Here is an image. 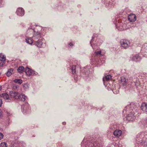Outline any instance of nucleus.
<instances>
[{
    "mask_svg": "<svg viewBox=\"0 0 147 147\" xmlns=\"http://www.w3.org/2000/svg\"><path fill=\"white\" fill-rule=\"evenodd\" d=\"M136 107L134 105V104L132 103L129 105H127L125 107L124 110L123 111V113L125 114V113L127 114L128 112H130L129 114L126 116V120L128 121H133L135 118L134 115V111L136 110Z\"/></svg>",
    "mask_w": 147,
    "mask_h": 147,
    "instance_id": "f257e3e1",
    "label": "nucleus"
},
{
    "mask_svg": "<svg viewBox=\"0 0 147 147\" xmlns=\"http://www.w3.org/2000/svg\"><path fill=\"white\" fill-rule=\"evenodd\" d=\"M136 142L138 144L147 145V134L144 133L138 134L136 136Z\"/></svg>",
    "mask_w": 147,
    "mask_h": 147,
    "instance_id": "f03ea898",
    "label": "nucleus"
},
{
    "mask_svg": "<svg viewBox=\"0 0 147 147\" xmlns=\"http://www.w3.org/2000/svg\"><path fill=\"white\" fill-rule=\"evenodd\" d=\"M81 147H101L97 142H86L84 140L81 143Z\"/></svg>",
    "mask_w": 147,
    "mask_h": 147,
    "instance_id": "7ed1b4c3",
    "label": "nucleus"
},
{
    "mask_svg": "<svg viewBox=\"0 0 147 147\" xmlns=\"http://www.w3.org/2000/svg\"><path fill=\"white\" fill-rule=\"evenodd\" d=\"M120 42L121 47L124 49L128 48L130 46V42L127 40L121 39Z\"/></svg>",
    "mask_w": 147,
    "mask_h": 147,
    "instance_id": "20e7f679",
    "label": "nucleus"
},
{
    "mask_svg": "<svg viewBox=\"0 0 147 147\" xmlns=\"http://www.w3.org/2000/svg\"><path fill=\"white\" fill-rule=\"evenodd\" d=\"M116 28L119 30H126L129 28V27L127 26L125 23H119L116 25Z\"/></svg>",
    "mask_w": 147,
    "mask_h": 147,
    "instance_id": "39448f33",
    "label": "nucleus"
},
{
    "mask_svg": "<svg viewBox=\"0 0 147 147\" xmlns=\"http://www.w3.org/2000/svg\"><path fill=\"white\" fill-rule=\"evenodd\" d=\"M101 40L99 41V40L97 39L96 41L94 40V39L93 38L90 42L91 46L92 47L93 49H96L97 48V46L100 45L101 43Z\"/></svg>",
    "mask_w": 147,
    "mask_h": 147,
    "instance_id": "423d86ee",
    "label": "nucleus"
},
{
    "mask_svg": "<svg viewBox=\"0 0 147 147\" xmlns=\"http://www.w3.org/2000/svg\"><path fill=\"white\" fill-rule=\"evenodd\" d=\"M41 36V33L38 32L34 31L32 38L34 41H35L36 40L40 38Z\"/></svg>",
    "mask_w": 147,
    "mask_h": 147,
    "instance_id": "0eeeda50",
    "label": "nucleus"
},
{
    "mask_svg": "<svg viewBox=\"0 0 147 147\" xmlns=\"http://www.w3.org/2000/svg\"><path fill=\"white\" fill-rule=\"evenodd\" d=\"M6 60L5 57L2 54H0V66H3Z\"/></svg>",
    "mask_w": 147,
    "mask_h": 147,
    "instance_id": "6e6552de",
    "label": "nucleus"
},
{
    "mask_svg": "<svg viewBox=\"0 0 147 147\" xmlns=\"http://www.w3.org/2000/svg\"><path fill=\"white\" fill-rule=\"evenodd\" d=\"M16 13L19 16H23L24 14V10L22 7L18 8L16 11Z\"/></svg>",
    "mask_w": 147,
    "mask_h": 147,
    "instance_id": "1a4fd4ad",
    "label": "nucleus"
},
{
    "mask_svg": "<svg viewBox=\"0 0 147 147\" xmlns=\"http://www.w3.org/2000/svg\"><path fill=\"white\" fill-rule=\"evenodd\" d=\"M18 99L22 102H26L27 101V97L24 94H20Z\"/></svg>",
    "mask_w": 147,
    "mask_h": 147,
    "instance_id": "9d476101",
    "label": "nucleus"
},
{
    "mask_svg": "<svg viewBox=\"0 0 147 147\" xmlns=\"http://www.w3.org/2000/svg\"><path fill=\"white\" fill-rule=\"evenodd\" d=\"M20 94L16 92L11 91L10 92V95L11 97L16 99L18 98Z\"/></svg>",
    "mask_w": 147,
    "mask_h": 147,
    "instance_id": "9b49d317",
    "label": "nucleus"
},
{
    "mask_svg": "<svg viewBox=\"0 0 147 147\" xmlns=\"http://www.w3.org/2000/svg\"><path fill=\"white\" fill-rule=\"evenodd\" d=\"M128 19L131 22H134L136 20V17L134 14H130L128 16Z\"/></svg>",
    "mask_w": 147,
    "mask_h": 147,
    "instance_id": "f8f14e48",
    "label": "nucleus"
},
{
    "mask_svg": "<svg viewBox=\"0 0 147 147\" xmlns=\"http://www.w3.org/2000/svg\"><path fill=\"white\" fill-rule=\"evenodd\" d=\"M34 32V31L32 28H29L27 31L26 35L28 37H32V36H33Z\"/></svg>",
    "mask_w": 147,
    "mask_h": 147,
    "instance_id": "ddd939ff",
    "label": "nucleus"
},
{
    "mask_svg": "<svg viewBox=\"0 0 147 147\" xmlns=\"http://www.w3.org/2000/svg\"><path fill=\"white\" fill-rule=\"evenodd\" d=\"M114 135L116 137L118 138L122 134V131L119 129H116L113 132Z\"/></svg>",
    "mask_w": 147,
    "mask_h": 147,
    "instance_id": "4468645a",
    "label": "nucleus"
},
{
    "mask_svg": "<svg viewBox=\"0 0 147 147\" xmlns=\"http://www.w3.org/2000/svg\"><path fill=\"white\" fill-rule=\"evenodd\" d=\"M141 108L143 111L147 112V103H142L141 106Z\"/></svg>",
    "mask_w": 147,
    "mask_h": 147,
    "instance_id": "2eb2a0df",
    "label": "nucleus"
},
{
    "mask_svg": "<svg viewBox=\"0 0 147 147\" xmlns=\"http://www.w3.org/2000/svg\"><path fill=\"white\" fill-rule=\"evenodd\" d=\"M42 40L40 39L38 40V41L36 42L35 41L34 44L38 47H41L43 43Z\"/></svg>",
    "mask_w": 147,
    "mask_h": 147,
    "instance_id": "dca6fc26",
    "label": "nucleus"
},
{
    "mask_svg": "<svg viewBox=\"0 0 147 147\" xmlns=\"http://www.w3.org/2000/svg\"><path fill=\"white\" fill-rule=\"evenodd\" d=\"M112 78V76L110 75H107L105 76V78H103V80L104 84L105 85L106 81H108L110 80Z\"/></svg>",
    "mask_w": 147,
    "mask_h": 147,
    "instance_id": "f3484780",
    "label": "nucleus"
},
{
    "mask_svg": "<svg viewBox=\"0 0 147 147\" xmlns=\"http://www.w3.org/2000/svg\"><path fill=\"white\" fill-rule=\"evenodd\" d=\"M27 36H26V42L27 43L30 45H32L33 43L34 44V41L33 40L32 38H31V37H28L27 38Z\"/></svg>",
    "mask_w": 147,
    "mask_h": 147,
    "instance_id": "a211bd4d",
    "label": "nucleus"
},
{
    "mask_svg": "<svg viewBox=\"0 0 147 147\" xmlns=\"http://www.w3.org/2000/svg\"><path fill=\"white\" fill-rule=\"evenodd\" d=\"M24 71L27 75L28 76H30L32 73V70L28 67L25 69Z\"/></svg>",
    "mask_w": 147,
    "mask_h": 147,
    "instance_id": "6ab92c4d",
    "label": "nucleus"
},
{
    "mask_svg": "<svg viewBox=\"0 0 147 147\" xmlns=\"http://www.w3.org/2000/svg\"><path fill=\"white\" fill-rule=\"evenodd\" d=\"M141 59V57L138 55H134L132 57V60L136 62L139 61Z\"/></svg>",
    "mask_w": 147,
    "mask_h": 147,
    "instance_id": "aec40b11",
    "label": "nucleus"
},
{
    "mask_svg": "<svg viewBox=\"0 0 147 147\" xmlns=\"http://www.w3.org/2000/svg\"><path fill=\"white\" fill-rule=\"evenodd\" d=\"M0 96L1 98H3L4 99L7 100L9 99V95L6 93L1 94Z\"/></svg>",
    "mask_w": 147,
    "mask_h": 147,
    "instance_id": "412c9836",
    "label": "nucleus"
},
{
    "mask_svg": "<svg viewBox=\"0 0 147 147\" xmlns=\"http://www.w3.org/2000/svg\"><path fill=\"white\" fill-rule=\"evenodd\" d=\"M22 111L23 113H26L28 112L30 110L29 107L28 108H27V107L26 106L24 107L23 105H22Z\"/></svg>",
    "mask_w": 147,
    "mask_h": 147,
    "instance_id": "4be33fe9",
    "label": "nucleus"
},
{
    "mask_svg": "<svg viewBox=\"0 0 147 147\" xmlns=\"http://www.w3.org/2000/svg\"><path fill=\"white\" fill-rule=\"evenodd\" d=\"M95 55V59L97 58V57H98L102 55L101 54V51L99 50L98 51H96L95 52L94 54Z\"/></svg>",
    "mask_w": 147,
    "mask_h": 147,
    "instance_id": "5701e85b",
    "label": "nucleus"
},
{
    "mask_svg": "<svg viewBox=\"0 0 147 147\" xmlns=\"http://www.w3.org/2000/svg\"><path fill=\"white\" fill-rule=\"evenodd\" d=\"M95 61L97 63L98 65H100L103 64L105 62V61L103 59H100L98 61L96 60Z\"/></svg>",
    "mask_w": 147,
    "mask_h": 147,
    "instance_id": "b1692460",
    "label": "nucleus"
},
{
    "mask_svg": "<svg viewBox=\"0 0 147 147\" xmlns=\"http://www.w3.org/2000/svg\"><path fill=\"white\" fill-rule=\"evenodd\" d=\"M24 69V67L23 66H20L19 67L18 69V72L20 73H22Z\"/></svg>",
    "mask_w": 147,
    "mask_h": 147,
    "instance_id": "393cba45",
    "label": "nucleus"
},
{
    "mask_svg": "<svg viewBox=\"0 0 147 147\" xmlns=\"http://www.w3.org/2000/svg\"><path fill=\"white\" fill-rule=\"evenodd\" d=\"M13 82L15 83L21 84L22 82V81L20 79H16L13 80Z\"/></svg>",
    "mask_w": 147,
    "mask_h": 147,
    "instance_id": "a878e982",
    "label": "nucleus"
},
{
    "mask_svg": "<svg viewBox=\"0 0 147 147\" xmlns=\"http://www.w3.org/2000/svg\"><path fill=\"white\" fill-rule=\"evenodd\" d=\"M143 52L142 53V55L145 57H147V49H142Z\"/></svg>",
    "mask_w": 147,
    "mask_h": 147,
    "instance_id": "bb28decb",
    "label": "nucleus"
},
{
    "mask_svg": "<svg viewBox=\"0 0 147 147\" xmlns=\"http://www.w3.org/2000/svg\"><path fill=\"white\" fill-rule=\"evenodd\" d=\"M7 145L5 142H2L0 144V147H7Z\"/></svg>",
    "mask_w": 147,
    "mask_h": 147,
    "instance_id": "cd10ccee",
    "label": "nucleus"
},
{
    "mask_svg": "<svg viewBox=\"0 0 147 147\" xmlns=\"http://www.w3.org/2000/svg\"><path fill=\"white\" fill-rule=\"evenodd\" d=\"M76 66L75 65H73L72 66L71 68V71L72 72L73 74H74L75 73L76 71Z\"/></svg>",
    "mask_w": 147,
    "mask_h": 147,
    "instance_id": "c85d7f7f",
    "label": "nucleus"
},
{
    "mask_svg": "<svg viewBox=\"0 0 147 147\" xmlns=\"http://www.w3.org/2000/svg\"><path fill=\"white\" fill-rule=\"evenodd\" d=\"M116 127V126L113 125H111L110 127V129H111V130H114Z\"/></svg>",
    "mask_w": 147,
    "mask_h": 147,
    "instance_id": "c756f323",
    "label": "nucleus"
},
{
    "mask_svg": "<svg viewBox=\"0 0 147 147\" xmlns=\"http://www.w3.org/2000/svg\"><path fill=\"white\" fill-rule=\"evenodd\" d=\"M121 82L123 86H125L126 85V80L125 79H121Z\"/></svg>",
    "mask_w": 147,
    "mask_h": 147,
    "instance_id": "7c9ffc66",
    "label": "nucleus"
},
{
    "mask_svg": "<svg viewBox=\"0 0 147 147\" xmlns=\"http://www.w3.org/2000/svg\"><path fill=\"white\" fill-rule=\"evenodd\" d=\"M32 74L31 75H32V76H36L38 74L36 72L32 70Z\"/></svg>",
    "mask_w": 147,
    "mask_h": 147,
    "instance_id": "2f4dec72",
    "label": "nucleus"
},
{
    "mask_svg": "<svg viewBox=\"0 0 147 147\" xmlns=\"http://www.w3.org/2000/svg\"><path fill=\"white\" fill-rule=\"evenodd\" d=\"M23 87L24 89H27L28 88V85L27 84H24V85Z\"/></svg>",
    "mask_w": 147,
    "mask_h": 147,
    "instance_id": "473e14b6",
    "label": "nucleus"
},
{
    "mask_svg": "<svg viewBox=\"0 0 147 147\" xmlns=\"http://www.w3.org/2000/svg\"><path fill=\"white\" fill-rule=\"evenodd\" d=\"M11 72H10L8 71H7V75L8 76H9L11 75Z\"/></svg>",
    "mask_w": 147,
    "mask_h": 147,
    "instance_id": "72a5a7b5",
    "label": "nucleus"
},
{
    "mask_svg": "<svg viewBox=\"0 0 147 147\" xmlns=\"http://www.w3.org/2000/svg\"><path fill=\"white\" fill-rule=\"evenodd\" d=\"M13 69H10L8 70V71L12 74L13 73Z\"/></svg>",
    "mask_w": 147,
    "mask_h": 147,
    "instance_id": "f704fd0d",
    "label": "nucleus"
},
{
    "mask_svg": "<svg viewBox=\"0 0 147 147\" xmlns=\"http://www.w3.org/2000/svg\"><path fill=\"white\" fill-rule=\"evenodd\" d=\"M3 137V135L2 133H0V140L2 139Z\"/></svg>",
    "mask_w": 147,
    "mask_h": 147,
    "instance_id": "c9c22d12",
    "label": "nucleus"
},
{
    "mask_svg": "<svg viewBox=\"0 0 147 147\" xmlns=\"http://www.w3.org/2000/svg\"><path fill=\"white\" fill-rule=\"evenodd\" d=\"M69 45L70 46H73L74 45H73V43H72V42H70V43L69 44Z\"/></svg>",
    "mask_w": 147,
    "mask_h": 147,
    "instance_id": "e433bc0d",
    "label": "nucleus"
},
{
    "mask_svg": "<svg viewBox=\"0 0 147 147\" xmlns=\"http://www.w3.org/2000/svg\"><path fill=\"white\" fill-rule=\"evenodd\" d=\"M2 103V100L0 99V107L1 106Z\"/></svg>",
    "mask_w": 147,
    "mask_h": 147,
    "instance_id": "4c0bfd02",
    "label": "nucleus"
},
{
    "mask_svg": "<svg viewBox=\"0 0 147 147\" xmlns=\"http://www.w3.org/2000/svg\"><path fill=\"white\" fill-rule=\"evenodd\" d=\"M11 147H16V146H15L13 144L11 145Z\"/></svg>",
    "mask_w": 147,
    "mask_h": 147,
    "instance_id": "58836bf2",
    "label": "nucleus"
},
{
    "mask_svg": "<svg viewBox=\"0 0 147 147\" xmlns=\"http://www.w3.org/2000/svg\"><path fill=\"white\" fill-rule=\"evenodd\" d=\"M7 114L9 116V115H10L11 113H9V112H7Z\"/></svg>",
    "mask_w": 147,
    "mask_h": 147,
    "instance_id": "ea45409f",
    "label": "nucleus"
},
{
    "mask_svg": "<svg viewBox=\"0 0 147 147\" xmlns=\"http://www.w3.org/2000/svg\"><path fill=\"white\" fill-rule=\"evenodd\" d=\"M2 112H1V109H0V117L1 116V114H2V113H1Z\"/></svg>",
    "mask_w": 147,
    "mask_h": 147,
    "instance_id": "a19ab883",
    "label": "nucleus"
},
{
    "mask_svg": "<svg viewBox=\"0 0 147 147\" xmlns=\"http://www.w3.org/2000/svg\"><path fill=\"white\" fill-rule=\"evenodd\" d=\"M113 92L115 94H116L118 93L119 92H116V93H115V92L114 91H113Z\"/></svg>",
    "mask_w": 147,
    "mask_h": 147,
    "instance_id": "79ce46f5",
    "label": "nucleus"
},
{
    "mask_svg": "<svg viewBox=\"0 0 147 147\" xmlns=\"http://www.w3.org/2000/svg\"><path fill=\"white\" fill-rule=\"evenodd\" d=\"M65 123H66L65 122H63V124L64 125H65Z\"/></svg>",
    "mask_w": 147,
    "mask_h": 147,
    "instance_id": "37998d69",
    "label": "nucleus"
},
{
    "mask_svg": "<svg viewBox=\"0 0 147 147\" xmlns=\"http://www.w3.org/2000/svg\"><path fill=\"white\" fill-rule=\"evenodd\" d=\"M1 87H0V90H1Z\"/></svg>",
    "mask_w": 147,
    "mask_h": 147,
    "instance_id": "c03bdc74",
    "label": "nucleus"
},
{
    "mask_svg": "<svg viewBox=\"0 0 147 147\" xmlns=\"http://www.w3.org/2000/svg\"><path fill=\"white\" fill-rule=\"evenodd\" d=\"M113 145H112V146H111L110 147H113Z\"/></svg>",
    "mask_w": 147,
    "mask_h": 147,
    "instance_id": "a18cd8bd",
    "label": "nucleus"
}]
</instances>
